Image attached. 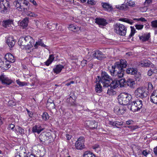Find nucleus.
<instances>
[{"label":"nucleus","instance_id":"obj_1","mask_svg":"<svg viewBox=\"0 0 157 157\" xmlns=\"http://www.w3.org/2000/svg\"><path fill=\"white\" fill-rule=\"evenodd\" d=\"M127 64L126 60L124 59H121L115 62L114 65L112 66L111 69L109 70L110 73L116 79L122 78L124 73L123 69L126 67Z\"/></svg>","mask_w":157,"mask_h":157},{"label":"nucleus","instance_id":"obj_2","mask_svg":"<svg viewBox=\"0 0 157 157\" xmlns=\"http://www.w3.org/2000/svg\"><path fill=\"white\" fill-rule=\"evenodd\" d=\"M34 41L30 36H27L21 37L19 39L18 44L22 48L30 50L34 45Z\"/></svg>","mask_w":157,"mask_h":157},{"label":"nucleus","instance_id":"obj_3","mask_svg":"<svg viewBox=\"0 0 157 157\" xmlns=\"http://www.w3.org/2000/svg\"><path fill=\"white\" fill-rule=\"evenodd\" d=\"M39 139L40 143L44 145L48 144L53 141L51 133L48 132L41 133L39 136Z\"/></svg>","mask_w":157,"mask_h":157},{"label":"nucleus","instance_id":"obj_4","mask_svg":"<svg viewBox=\"0 0 157 157\" xmlns=\"http://www.w3.org/2000/svg\"><path fill=\"white\" fill-rule=\"evenodd\" d=\"M96 80L99 82H101L104 87H108L112 80L111 77L105 72H102L101 73V76H98Z\"/></svg>","mask_w":157,"mask_h":157},{"label":"nucleus","instance_id":"obj_5","mask_svg":"<svg viewBox=\"0 0 157 157\" xmlns=\"http://www.w3.org/2000/svg\"><path fill=\"white\" fill-rule=\"evenodd\" d=\"M131 99V95L127 93H121L118 96V101L120 104L124 106L128 105Z\"/></svg>","mask_w":157,"mask_h":157},{"label":"nucleus","instance_id":"obj_6","mask_svg":"<svg viewBox=\"0 0 157 157\" xmlns=\"http://www.w3.org/2000/svg\"><path fill=\"white\" fill-rule=\"evenodd\" d=\"M127 28L123 24H116L114 25V31L117 34L121 36H124L126 33Z\"/></svg>","mask_w":157,"mask_h":157},{"label":"nucleus","instance_id":"obj_7","mask_svg":"<svg viewBox=\"0 0 157 157\" xmlns=\"http://www.w3.org/2000/svg\"><path fill=\"white\" fill-rule=\"evenodd\" d=\"M135 94L136 98H146L147 96L148 92L146 91V88L145 87H140L135 91Z\"/></svg>","mask_w":157,"mask_h":157},{"label":"nucleus","instance_id":"obj_8","mask_svg":"<svg viewBox=\"0 0 157 157\" xmlns=\"http://www.w3.org/2000/svg\"><path fill=\"white\" fill-rule=\"evenodd\" d=\"M10 6L9 2L6 0H0V12L6 13Z\"/></svg>","mask_w":157,"mask_h":157},{"label":"nucleus","instance_id":"obj_9","mask_svg":"<svg viewBox=\"0 0 157 157\" xmlns=\"http://www.w3.org/2000/svg\"><path fill=\"white\" fill-rule=\"evenodd\" d=\"M85 139L82 136L79 137L76 141L75 146L76 148L78 150H82L85 147Z\"/></svg>","mask_w":157,"mask_h":157},{"label":"nucleus","instance_id":"obj_10","mask_svg":"<svg viewBox=\"0 0 157 157\" xmlns=\"http://www.w3.org/2000/svg\"><path fill=\"white\" fill-rule=\"evenodd\" d=\"M126 109L124 106L120 104L115 106L114 111L117 115H120L123 114L125 112Z\"/></svg>","mask_w":157,"mask_h":157},{"label":"nucleus","instance_id":"obj_11","mask_svg":"<svg viewBox=\"0 0 157 157\" xmlns=\"http://www.w3.org/2000/svg\"><path fill=\"white\" fill-rule=\"evenodd\" d=\"M0 80L3 84L6 86L10 85L12 82V81L10 79L3 74H2L0 76Z\"/></svg>","mask_w":157,"mask_h":157},{"label":"nucleus","instance_id":"obj_12","mask_svg":"<svg viewBox=\"0 0 157 157\" xmlns=\"http://www.w3.org/2000/svg\"><path fill=\"white\" fill-rule=\"evenodd\" d=\"M128 6L133 7H136V6L134 2L132 1H130L125 4H122L121 6H120V7H118V8L120 10H126L128 8Z\"/></svg>","mask_w":157,"mask_h":157},{"label":"nucleus","instance_id":"obj_13","mask_svg":"<svg viewBox=\"0 0 157 157\" xmlns=\"http://www.w3.org/2000/svg\"><path fill=\"white\" fill-rule=\"evenodd\" d=\"M101 5L105 11L110 12L113 10V8L112 5L108 2H101Z\"/></svg>","mask_w":157,"mask_h":157},{"label":"nucleus","instance_id":"obj_14","mask_svg":"<svg viewBox=\"0 0 157 157\" xmlns=\"http://www.w3.org/2000/svg\"><path fill=\"white\" fill-rule=\"evenodd\" d=\"M93 55V57H95V58H97L98 60H102L105 58V55L102 52L99 50L94 51V53Z\"/></svg>","mask_w":157,"mask_h":157},{"label":"nucleus","instance_id":"obj_15","mask_svg":"<svg viewBox=\"0 0 157 157\" xmlns=\"http://www.w3.org/2000/svg\"><path fill=\"white\" fill-rule=\"evenodd\" d=\"M44 129V128L43 125H41L40 124H39L33 126L32 131L33 132H36L38 134H39Z\"/></svg>","mask_w":157,"mask_h":157},{"label":"nucleus","instance_id":"obj_16","mask_svg":"<svg viewBox=\"0 0 157 157\" xmlns=\"http://www.w3.org/2000/svg\"><path fill=\"white\" fill-rule=\"evenodd\" d=\"M27 4V2L25 1V0H15L14 1L13 4L15 6L17 7V10L20 11H21V4Z\"/></svg>","mask_w":157,"mask_h":157},{"label":"nucleus","instance_id":"obj_17","mask_svg":"<svg viewBox=\"0 0 157 157\" xmlns=\"http://www.w3.org/2000/svg\"><path fill=\"white\" fill-rule=\"evenodd\" d=\"M0 67L2 69L6 70L10 67L11 65L8 62L6 61L4 62L2 59H0Z\"/></svg>","mask_w":157,"mask_h":157},{"label":"nucleus","instance_id":"obj_18","mask_svg":"<svg viewBox=\"0 0 157 157\" xmlns=\"http://www.w3.org/2000/svg\"><path fill=\"white\" fill-rule=\"evenodd\" d=\"M95 22L100 27L101 26H105L108 24L107 21L103 18H96L95 19Z\"/></svg>","mask_w":157,"mask_h":157},{"label":"nucleus","instance_id":"obj_19","mask_svg":"<svg viewBox=\"0 0 157 157\" xmlns=\"http://www.w3.org/2000/svg\"><path fill=\"white\" fill-rule=\"evenodd\" d=\"M5 58L8 63H13L15 61V59L13 56L10 53H7L5 56Z\"/></svg>","mask_w":157,"mask_h":157},{"label":"nucleus","instance_id":"obj_20","mask_svg":"<svg viewBox=\"0 0 157 157\" xmlns=\"http://www.w3.org/2000/svg\"><path fill=\"white\" fill-rule=\"evenodd\" d=\"M150 100L152 102L157 104V90L154 91L151 94Z\"/></svg>","mask_w":157,"mask_h":157},{"label":"nucleus","instance_id":"obj_21","mask_svg":"<svg viewBox=\"0 0 157 157\" xmlns=\"http://www.w3.org/2000/svg\"><path fill=\"white\" fill-rule=\"evenodd\" d=\"M64 68V66L59 64L56 66L53 69L54 72L56 74H58L61 72L62 69Z\"/></svg>","mask_w":157,"mask_h":157},{"label":"nucleus","instance_id":"obj_22","mask_svg":"<svg viewBox=\"0 0 157 157\" xmlns=\"http://www.w3.org/2000/svg\"><path fill=\"white\" fill-rule=\"evenodd\" d=\"M126 86H129L131 88H134L135 87V82L133 79L131 78H128L126 81Z\"/></svg>","mask_w":157,"mask_h":157},{"label":"nucleus","instance_id":"obj_23","mask_svg":"<svg viewBox=\"0 0 157 157\" xmlns=\"http://www.w3.org/2000/svg\"><path fill=\"white\" fill-rule=\"evenodd\" d=\"M6 43L10 47H13L15 44V41L13 39V37H9L6 40Z\"/></svg>","mask_w":157,"mask_h":157},{"label":"nucleus","instance_id":"obj_24","mask_svg":"<svg viewBox=\"0 0 157 157\" xmlns=\"http://www.w3.org/2000/svg\"><path fill=\"white\" fill-rule=\"evenodd\" d=\"M150 33H148L141 36H139V37L140 40L143 42H144L147 41L150 37Z\"/></svg>","mask_w":157,"mask_h":157},{"label":"nucleus","instance_id":"obj_25","mask_svg":"<svg viewBox=\"0 0 157 157\" xmlns=\"http://www.w3.org/2000/svg\"><path fill=\"white\" fill-rule=\"evenodd\" d=\"M128 107L130 110L133 112H136L139 110L133 101L131 103L129 104Z\"/></svg>","mask_w":157,"mask_h":157},{"label":"nucleus","instance_id":"obj_26","mask_svg":"<svg viewBox=\"0 0 157 157\" xmlns=\"http://www.w3.org/2000/svg\"><path fill=\"white\" fill-rule=\"evenodd\" d=\"M98 81L96 80V84L95 86V90L96 92L100 93L102 92V86L101 85V82L98 83Z\"/></svg>","mask_w":157,"mask_h":157},{"label":"nucleus","instance_id":"obj_27","mask_svg":"<svg viewBox=\"0 0 157 157\" xmlns=\"http://www.w3.org/2000/svg\"><path fill=\"white\" fill-rule=\"evenodd\" d=\"M75 96L74 95H71L70 96L69 98L67 99V101L71 105H73L75 104Z\"/></svg>","mask_w":157,"mask_h":157},{"label":"nucleus","instance_id":"obj_28","mask_svg":"<svg viewBox=\"0 0 157 157\" xmlns=\"http://www.w3.org/2000/svg\"><path fill=\"white\" fill-rule=\"evenodd\" d=\"M137 72V69L136 68H128L126 71V72L127 73L133 75L136 74Z\"/></svg>","mask_w":157,"mask_h":157},{"label":"nucleus","instance_id":"obj_29","mask_svg":"<svg viewBox=\"0 0 157 157\" xmlns=\"http://www.w3.org/2000/svg\"><path fill=\"white\" fill-rule=\"evenodd\" d=\"M54 58V55H50L49 56L48 59L45 62V65L47 66H49L53 61Z\"/></svg>","mask_w":157,"mask_h":157},{"label":"nucleus","instance_id":"obj_30","mask_svg":"<svg viewBox=\"0 0 157 157\" xmlns=\"http://www.w3.org/2000/svg\"><path fill=\"white\" fill-rule=\"evenodd\" d=\"M151 62L147 60H143L140 62V64L142 66L149 67L151 65Z\"/></svg>","mask_w":157,"mask_h":157},{"label":"nucleus","instance_id":"obj_31","mask_svg":"<svg viewBox=\"0 0 157 157\" xmlns=\"http://www.w3.org/2000/svg\"><path fill=\"white\" fill-rule=\"evenodd\" d=\"M28 18L26 17L20 22V25L23 28H25L28 26Z\"/></svg>","mask_w":157,"mask_h":157},{"label":"nucleus","instance_id":"obj_32","mask_svg":"<svg viewBox=\"0 0 157 157\" xmlns=\"http://www.w3.org/2000/svg\"><path fill=\"white\" fill-rule=\"evenodd\" d=\"M88 122L89 123V126L91 128L93 129L97 128L98 124L97 122L94 121H89Z\"/></svg>","mask_w":157,"mask_h":157},{"label":"nucleus","instance_id":"obj_33","mask_svg":"<svg viewBox=\"0 0 157 157\" xmlns=\"http://www.w3.org/2000/svg\"><path fill=\"white\" fill-rule=\"evenodd\" d=\"M119 85L118 80L112 81V82L109 84V86L110 88L115 89L117 88Z\"/></svg>","mask_w":157,"mask_h":157},{"label":"nucleus","instance_id":"obj_34","mask_svg":"<svg viewBox=\"0 0 157 157\" xmlns=\"http://www.w3.org/2000/svg\"><path fill=\"white\" fill-rule=\"evenodd\" d=\"M13 24V21L11 20H8L4 21L2 22V25L3 26L7 27H9L10 25Z\"/></svg>","mask_w":157,"mask_h":157},{"label":"nucleus","instance_id":"obj_35","mask_svg":"<svg viewBox=\"0 0 157 157\" xmlns=\"http://www.w3.org/2000/svg\"><path fill=\"white\" fill-rule=\"evenodd\" d=\"M133 101L135 103L136 106L137 107L139 110L142 107L143 105L142 101L141 100L138 99L136 101Z\"/></svg>","mask_w":157,"mask_h":157},{"label":"nucleus","instance_id":"obj_36","mask_svg":"<svg viewBox=\"0 0 157 157\" xmlns=\"http://www.w3.org/2000/svg\"><path fill=\"white\" fill-rule=\"evenodd\" d=\"M151 26L153 28L156 29H155L154 33L155 35L157 34V20L152 21Z\"/></svg>","mask_w":157,"mask_h":157},{"label":"nucleus","instance_id":"obj_37","mask_svg":"<svg viewBox=\"0 0 157 157\" xmlns=\"http://www.w3.org/2000/svg\"><path fill=\"white\" fill-rule=\"evenodd\" d=\"M136 8L138 9L137 10H140L141 12H146L147 9V6H139L137 5L136 6Z\"/></svg>","mask_w":157,"mask_h":157},{"label":"nucleus","instance_id":"obj_38","mask_svg":"<svg viewBox=\"0 0 157 157\" xmlns=\"http://www.w3.org/2000/svg\"><path fill=\"white\" fill-rule=\"evenodd\" d=\"M119 85L120 87L126 86V81L124 79L121 78L118 80Z\"/></svg>","mask_w":157,"mask_h":157},{"label":"nucleus","instance_id":"obj_39","mask_svg":"<svg viewBox=\"0 0 157 157\" xmlns=\"http://www.w3.org/2000/svg\"><path fill=\"white\" fill-rule=\"evenodd\" d=\"M83 157H95V155L90 151H85L83 155Z\"/></svg>","mask_w":157,"mask_h":157},{"label":"nucleus","instance_id":"obj_40","mask_svg":"<svg viewBox=\"0 0 157 157\" xmlns=\"http://www.w3.org/2000/svg\"><path fill=\"white\" fill-rule=\"evenodd\" d=\"M120 20L123 22H127L130 25H132L134 22L132 20L126 18H123L121 19Z\"/></svg>","mask_w":157,"mask_h":157},{"label":"nucleus","instance_id":"obj_41","mask_svg":"<svg viewBox=\"0 0 157 157\" xmlns=\"http://www.w3.org/2000/svg\"><path fill=\"white\" fill-rule=\"evenodd\" d=\"M38 45H40L42 47H45L46 45L44 44L42 41L41 40H40L38 42H36L34 45V47L35 48H37Z\"/></svg>","mask_w":157,"mask_h":157},{"label":"nucleus","instance_id":"obj_42","mask_svg":"<svg viewBox=\"0 0 157 157\" xmlns=\"http://www.w3.org/2000/svg\"><path fill=\"white\" fill-rule=\"evenodd\" d=\"M157 72V70L155 68L150 69L147 72V74L149 76H151L153 73H155Z\"/></svg>","mask_w":157,"mask_h":157},{"label":"nucleus","instance_id":"obj_43","mask_svg":"<svg viewBox=\"0 0 157 157\" xmlns=\"http://www.w3.org/2000/svg\"><path fill=\"white\" fill-rule=\"evenodd\" d=\"M113 88H110L109 89H108L107 90V94L109 95H114L116 94V92L115 91L113 90Z\"/></svg>","mask_w":157,"mask_h":157},{"label":"nucleus","instance_id":"obj_44","mask_svg":"<svg viewBox=\"0 0 157 157\" xmlns=\"http://www.w3.org/2000/svg\"><path fill=\"white\" fill-rule=\"evenodd\" d=\"M26 14L28 16L34 17H36L37 16V15L36 13L30 11L27 12Z\"/></svg>","mask_w":157,"mask_h":157},{"label":"nucleus","instance_id":"obj_45","mask_svg":"<svg viewBox=\"0 0 157 157\" xmlns=\"http://www.w3.org/2000/svg\"><path fill=\"white\" fill-rule=\"evenodd\" d=\"M94 53V51L93 52L90 53V52H88V54L86 56V58L88 60H90L92 59H94L95 58V57H93V54Z\"/></svg>","mask_w":157,"mask_h":157},{"label":"nucleus","instance_id":"obj_46","mask_svg":"<svg viewBox=\"0 0 157 157\" xmlns=\"http://www.w3.org/2000/svg\"><path fill=\"white\" fill-rule=\"evenodd\" d=\"M42 119L44 121L48 120L49 118V116L47 113L44 112L42 115Z\"/></svg>","mask_w":157,"mask_h":157},{"label":"nucleus","instance_id":"obj_47","mask_svg":"<svg viewBox=\"0 0 157 157\" xmlns=\"http://www.w3.org/2000/svg\"><path fill=\"white\" fill-rule=\"evenodd\" d=\"M16 82L17 84L20 86H22L27 85V83L25 82H21L19 80H17Z\"/></svg>","mask_w":157,"mask_h":157},{"label":"nucleus","instance_id":"obj_48","mask_svg":"<svg viewBox=\"0 0 157 157\" xmlns=\"http://www.w3.org/2000/svg\"><path fill=\"white\" fill-rule=\"evenodd\" d=\"M130 28H131V32L128 36V38H130L131 37L133 36L135 32L136 31L134 27L131 26Z\"/></svg>","mask_w":157,"mask_h":157},{"label":"nucleus","instance_id":"obj_49","mask_svg":"<svg viewBox=\"0 0 157 157\" xmlns=\"http://www.w3.org/2000/svg\"><path fill=\"white\" fill-rule=\"evenodd\" d=\"M18 131L19 132H18L19 134L22 135L24 134L25 132L24 129L20 126H18Z\"/></svg>","mask_w":157,"mask_h":157},{"label":"nucleus","instance_id":"obj_50","mask_svg":"<svg viewBox=\"0 0 157 157\" xmlns=\"http://www.w3.org/2000/svg\"><path fill=\"white\" fill-rule=\"evenodd\" d=\"M77 29H78V27H77L75 25L73 24L70 25L69 27V29L72 31H74Z\"/></svg>","mask_w":157,"mask_h":157},{"label":"nucleus","instance_id":"obj_51","mask_svg":"<svg viewBox=\"0 0 157 157\" xmlns=\"http://www.w3.org/2000/svg\"><path fill=\"white\" fill-rule=\"evenodd\" d=\"M15 157H26L25 153L24 152L23 153H20L19 154H17L15 155Z\"/></svg>","mask_w":157,"mask_h":157},{"label":"nucleus","instance_id":"obj_52","mask_svg":"<svg viewBox=\"0 0 157 157\" xmlns=\"http://www.w3.org/2000/svg\"><path fill=\"white\" fill-rule=\"evenodd\" d=\"M153 88V86L152 83L150 82H149L148 83V91H151Z\"/></svg>","mask_w":157,"mask_h":157},{"label":"nucleus","instance_id":"obj_53","mask_svg":"<svg viewBox=\"0 0 157 157\" xmlns=\"http://www.w3.org/2000/svg\"><path fill=\"white\" fill-rule=\"evenodd\" d=\"M21 11H23L24 12H26L29 9V7H26V6H21Z\"/></svg>","mask_w":157,"mask_h":157},{"label":"nucleus","instance_id":"obj_54","mask_svg":"<svg viewBox=\"0 0 157 157\" xmlns=\"http://www.w3.org/2000/svg\"><path fill=\"white\" fill-rule=\"evenodd\" d=\"M133 20L136 21H140L143 22H145L147 21L145 19V18L142 17L139 18H134L133 19Z\"/></svg>","mask_w":157,"mask_h":157},{"label":"nucleus","instance_id":"obj_55","mask_svg":"<svg viewBox=\"0 0 157 157\" xmlns=\"http://www.w3.org/2000/svg\"><path fill=\"white\" fill-rule=\"evenodd\" d=\"M15 125L13 124H9L8 127V129L9 130H12L13 131L14 130Z\"/></svg>","mask_w":157,"mask_h":157},{"label":"nucleus","instance_id":"obj_56","mask_svg":"<svg viewBox=\"0 0 157 157\" xmlns=\"http://www.w3.org/2000/svg\"><path fill=\"white\" fill-rule=\"evenodd\" d=\"M109 124L110 125H112L113 126L117 127L118 124L116 122H114L113 121H109Z\"/></svg>","mask_w":157,"mask_h":157},{"label":"nucleus","instance_id":"obj_57","mask_svg":"<svg viewBox=\"0 0 157 157\" xmlns=\"http://www.w3.org/2000/svg\"><path fill=\"white\" fill-rule=\"evenodd\" d=\"M135 27L136 28V29H138V30H140L142 29L144 27V25H135Z\"/></svg>","mask_w":157,"mask_h":157},{"label":"nucleus","instance_id":"obj_58","mask_svg":"<svg viewBox=\"0 0 157 157\" xmlns=\"http://www.w3.org/2000/svg\"><path fill=\"white\" fill-rule=\"evenodd\" d=\"M87 3L88 4L91 5H95L96 3L94 0H88Z\"/></svg>","mask_w":157,"mask_h":157},{"label":"nucleus","instance_id":"obj_59","mask_svg":"<svg viewBox=\"0 0 157 157\" xmlns=\"http://www.w3.org/2000/svg\"><path fill=\"white\" fill-rule=\"evenodd\" d=\"M133 123L134 121L132 120H129L126 122V124L127 125L132 124Z\"/></svg>","mask_w":157,"mask_h":157},{"label":"nucleus","instance_id":"obj_60","mask_svg":"<svg viewBox=\"0 0 157 157\" xmlns=\"http://www.w3.org/2000/svg\"><path fill=\"white\" fill-rule=\"evenodd\" d=\"M128 128H130L131 130H134L138 128V126L137 125H134L132 126H129L128 127Z\"/></svg>","mask_w":157,"mask_h":157},{"label":"nucleus","instance_id":"obj_61","mask_svg":"<svg viewBox=\"0 0 157 157\" xmlns=\"http://www.w3.org/2000/svg\"><path fill=\"white\" fill-rule=\"evenodd\" d=\"M149 151H148L147 150H144L142 152V154L144 156H146L149 153Z\"/></svg>","mask_w":157,"mask_h":157},{"label":"nucleus","instance_id":"obj_62","mask_svg":"<svg viewBox=\"0 0 157 157\" xmlns=\"http://www.w3.org/2000/svg\"><path fill=\"white\" fill-rule=\"evenodd\" d=\"M9 104L10 105L13 106L15 105V103L12 100H10L8 102Z\"/></svg>","mask_w":157,"mask_h":157},{"label":"nucleus","instance_id":"obj_63","mask_svg":"<svg viewBox=\"0 0 157 157\" xmlns=\"http://www.w3.org/2000/svg\"><path fill=\"white\" fill-rule=\"evenodd\" d=\"M87 61L86 60L83 59L81 62V64L82 66H84L86 64Z\"/></svg>","mask_w":157,"mask_h":157},{"label":"nucleus","instance_id":"obj_64","mask_svg":"<svg viewBox=\"0 0 157 157\" xmlns=\"http://www.w3.org/2000/svg\"><path fill=\"white\" fill-rule=\"evenodd\" d=\"M26 110L29 116V117H32V112L30 111H29V110L27 109H26Z\"/></svg>","mask_w":157,"mask_h":157}]
</instances>
